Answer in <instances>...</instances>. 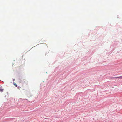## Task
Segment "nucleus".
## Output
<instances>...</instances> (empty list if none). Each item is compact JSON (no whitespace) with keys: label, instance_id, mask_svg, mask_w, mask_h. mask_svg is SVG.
Returning <instances> with one entry per match:
<instances>
[{"label":"nucleus","instance_id":"nucleus-1","mask_svg":"<svg viewBox=\"0 0 122 122\" xmlns=\"http://www.w3.org/2000/svg\"><path fill=\"white\" fill-rule=\"evenodd\" d=\"M4 89H2L1 88H0V92H3Z\"/></svg>","mask_w":122,"mask_h":122},{"label":"nucleus","instance_id":"nucleus-2","mask_svg":"<svg viewBox=\"0 0 122 122\" xmlns=\"http://www.w3.org/2000/svg\"><path fill=\"white\" fill-rule=\"evenodd\" d=\"M119 78L122 79V76L118 77Z\"/></svg>","mask_w":122,"mask_h":122},{"label":"nucleus","instance_id":"nucleus-3","mask_svg":"<svg viewBox=\"0 0 122 122\" xmlns=\"http://www.w3.org/2000/svg\"><path fill=\"white\" fill-rule=\"evenodd\" d=\"M14 85H15V86H16V87H17V85L16 84H15V83H14Z\"/></svg>","mask_w":122,"mask_h":122},{"label":"nucleus","instance_id":"nucleus-4","mask_svg":"<svg viewBox=\"0 0 122 122\" xmlns=\"http://www.w3.org/2000/svg\"><path fill=\"white\" fill-rule=\"evenodd\" d=\"M115 78H119L118 77H115Z\"/></svg>","mask_w":122,"mask_h":122}]
</instances>
